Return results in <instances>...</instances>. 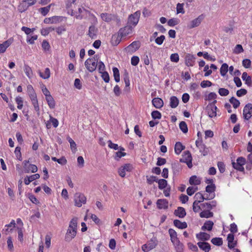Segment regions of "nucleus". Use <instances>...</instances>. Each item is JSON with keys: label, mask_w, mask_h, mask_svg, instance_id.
Returning <instances> with one entry per match:
<instances>
[{"label": "nucleus", "mask_w": 252, "mask_h": 252, "mask_svg": "<svg viewBox=\"0 0 252 252\" xmlns=\"http://www.w3.org/2000/svg\"><path fill=\"white\" fill-rule=\"evenodd\" d=\"M78 218L74 217L69 222V226L65 236L66 241L69 242L76 235Z\"/></svg>", "instance_id": "nucleus-1"}, {"label": "nucleus", "mask_w": 252, "mask_h": 252, "mask_svg": "<svg viewBox=\"0 0 252 252\" xmlns=\"http://www.w3.org/2000/svg\"><path fill=\"white\" fill-rule=\"evenodd\" d=\"M97 65V59L95 58H89L85 62V65L86 68L90 72L95 70Z\"/></svg>", "instance_id": "nucleus-2"}, {"label": "nucleus", "mask_w": 252, "mask_h": 252, "mask_svg": "<svg viewBox=\"0 0 252 252\" xmlns=\"http://www.w3.org/2000/svg\"><path fill=\"white\" fill-rule=\"evenodd\" d=\"M158 241L156 237L151 238L147 244L142 246V250L144 252H148L157 246Z\"/></svg>", "instance_id": "nucleus-3"}, {"label": "nucleus", "mask_w": 252, "mask_h": 252, "mask_svg": "<svg viewBox=\"0 0 252 252\" xmlns=\"http://www.w3.org/2000/svg\"><path fill=\"white\" fill-rule=\"evenodd\" d=\"M141 12L140 11H137L133 14L129 15L127 20V24L134 27L138 24Z\"/></svg>", "instance_id": "nucleus-4"}, {"label": "nucleus", "mask_w": 252, "mask_h": 252, "mask_svg": "<svg viewBox=\"0 0 252 252\" xmlns=\"http://www.w3.org/2000/svg\"><path fill=\"white\" fill-rule=\"evenodd\" d=\"M74 200L75 205L78 207H80L83 204H85L86 203L87 199L83 193L76 192L74 194Z\"/></svg>", "instance_id": "nucleus-5"}, {"label": "nucleus", "mask_w": 252, "mask_h": 252, "mask_svg": "<svg viewBox=\"0 0 252 252\" xmlns=\"http://www.w3.org/2000/svg\"><path fill=\"white\" fill-rule=\"evenodd\" d=\"M180 161L186 163L189 168L192 167V156L189 151H186L184 152L182 158L180 159Z\"/></svg>", "instance_id": "nucleus-6"}, {"label": "nucleus", "mask_w": 252, "mask_h": 252, "mask_svg": "<svg viewBox=\"0 0 252 252\" xmlns=\"http://www.w3.org/2000/svg\"><path fill=\"white\" fill-rule=\"evenodd\" d=\"M204 18V14H202L196 18L191 21L187 25L188 29H191L200 25L201 22Z\"/></svg>", "instance_id": "nucleus-7"}, {"label": "nucleus", "mask_w": 252, "mask_h": 252, "mask_svg": "<svg viewBox=\"0 0 252 252\" xmlns=\"http://www.w3.org/2000/svg\"><path fill=\"white\" fill-rule=\"evenodd\" d=\"M133 169V166L131 164L126 163L121 166L118 169V173L121 177H125L126 175V172H129Z\"/></svg>", "instance_id": "nucleus-8"}, {"label": "nucleus", "mask_w": 252, "mask_h": 252, "mask_svg": "<svg viewBox=\"0 0 252 252\" xmlns=\"http://www.w3.org/2000/svg\"><path fill=\"white\" fill-rule=\"evenodd\" d=\"M24 170L25 173H35L37 171V167L34 164H29V160H25L23 162Z\"/></svg>", "instance_id": "nucleus-9"}, {"label": "nucleus", "mask_w": 252, "mask_h": 252, "mask_svg": "<svg viewBox=\"0 0 252 252\" xmlns=\"http://www.w3.org/2000/svg\"><path fill=\"white\" fill-rule=\"evenodd\" d=\"M133 28V27L127 24V26L120 29L118 35L121 37L126 36L132 33Z\"/></svg>", "instance_id": "nucleus-10"}, {"label": "nucleus", "mask_w": 252, "mask_h": 252, "mask_svg": "<svg viewBox=\"0 0 252 252\" xmlns=\"http://www.w3.org/2000/svg\"><path fill=\"white\" fill-rule=\"evenodd\" d=\"M243 117L245 120H248L252 117V104L248 103L245 105L243 109Z\"/></svg>", "instance_id": "nucleus-11"}, {"label": "nucleus", "mask_w": 252, "mask_h": 252, "mask_svg": "<svg viewBox=\"0 0 252 252\" xmlns=\"http://www.w3.org/2000/svg\"><path fill=\"white\" fill-rule=\"evenodd\" d=\"M218 108L217 106H211V105H207L206 111L209 118H215L217 116V111Z\"/></svg>", "instance_id": "nucleus-12"}, {"label": "nucleus", "mask_w": 252, "mask_h": 252, "mask_svg": "<svg viewBox=\"0 0 252 252\" xmlns=\"http://www.w3.org/2000/svg\"><path fill=\"white\" fill-rule=\"evenodd\" d=\"M195 57L194 55L187 54L185 56V64L188 66H193L194 65Z\"/></svg>", "instance_id": "nucleus-13"}, {"label": "nucleus", "mask_w": 252, "mask_h": 252, "mask_svg": "<svg viewBox=\"0 0 252 252\" xmlns=\"http://www.w3.org/2000/svg\"><path fill=\"white\" fill-rule=\"evenodd\" d=\"M63 17L59 16H54L49 18H46L44 20L45 24H57L62 21Z\"/></svg>", "instance_id": "nucleus-14"}, {"label": "nucleus", "mask_w": 252, "mask_h": 252, "mask_svg": "<svg viewBox=\"0 0 252 252\" xmlns=\"http://www.w3.org/2000/svg\"><path fill=\"white\" fill-rule=\"evenodd\" d=\"M196 146L199 149V151L201 153L203 156H206L208 154L207 149L206 147V146L204 143H203L202 141L201 140H196L195 141Z\"/></svg>", "instance_id": "nucleus-15"}, {"label": "nucleus", "mask_w": 252, "mask_h": 252, "mask_svg": "<svg viewBox=\"0 0 252 252\" xmlns=\"http://www.w3.org/2000/svg\"><path fill=\"white\" fill-rule=\"evenodd\" d=\"M98 29L94 25H91L89 28L88 35L92 39L96 38Z\"/></svg>", "instance_id": "nucleus-16"}, {"label": "nucleus", "mask_w": 252, "mask_h": 252, "mask_svg": "<svg viewBox=\"0 0 252 252\" xmlns=\"http://www.w3.org/2000/svg\"><path fill=\"white\" fill-rule=\"evenodd\" d=\"M197 245L200 249L204 252H209L211 250V245L207 242H198Z\"/></svg>", "instance_id": "nucleus-17"}, {"label": "nucleus", "mask_w": 252, "mask_h": 252, "mask_svg": "<svg viewBox=\"0 0 252 252\" xmlns=\"http://www.w3.org/2000/svg\"><path fill=\"white\" fill-rule=\"evenodd\" d=\"M157 205L159 209H166L168 207V201L165 199H159L157 200Z\"/></svg>", "instance_id": "nucleus-18"}, {"label": "nucleus", "mask_w": 252, "mask_h": 252, "mask_svg": "<svg viewBox=\"0 0 252 252\" xmlns=\"http://www.w3.org/2000/svg\"><path fill=\"white\" fill-rule=\"evenodd\" d=\"M139 46L140 44L138 41H133L126 48V50L128 52L133 53L136 51Z\"/></svg>", "instance_id": "nucleus-19"}, {"label": "nucleus", "mask_w": 252, "mask_h": 252, "mask_svg": "<svg viewBox=\"0 0 252 252\" xmlns=\"http://www.w3.org/2000/svg\"><path fill=\"white\" fill-rule=\"evenodd\" d=\"M215 194H213L210 195V197L207 196L205 197L200 192H197L195 194L194 198L196 199L197 201H200V203L203 202L204 200H210L215 197Z\"/></svg>", "instance_id": "nucleus-20"}, {"label": "nucleus", "mask_w": 252, "mask_h": 252, "mask_svg": "<svg viewBox=\"0 0 252 252\" xmlns=\"http://www.w3.org/2000/svg\"><path fill=\"white\" fill-rule=\"evenodd\" d=\"M234 236L232 233H229L227 237L228 241V247L229 249H233L236 245V242H234Z\"/></svg>", "instance_id": "nucleus-21"}, {"label": "nucleus", "mask_w": 252, "mask_h": 252, "mask_svg": "<svg viewBox=\"0 0 252 252\" xmlns=\"http://www.w3.org/2000/svg\"><path fill=\"white\" fill-rule=\"evenodd\" d=\"M196 237L198 240L205 242V241H207L210 239V235L206 232H200L196 234Z\"/></svg>", "instance_id": "nucleus-22"}, {"label": "nucleus", "mask_w": 252, "mask_h": 252, "mask_svg": "<svg viewBox=\"0 0 252 252\" xmlns=\"http://www.w3.org/2000/svg\"><path fill=\"white\" fill-rule=\"evenodd\" d=\"M100 17L103 21L105 22L109 23L113 20L114 14H109L107 13H102L100 14Z\"/></svg>", "instance_id": "nucleus-23"}, {"label": "nucleus", "mask_w": 252, "mask_h": 252, "mask_svg": "<svg viewBox=\"0 0 252 252\" xmlns=\"http://www.w3.org/2000/svg\"><path fill=\"white\" fill-rule=\"evenodd\" d=\"M12 40L9 39L5 41L2 43H0V53H3L5 52L6 49L11 44Z\"/></svg>", "instance_id": "nucleus-24"}, {"label": "nucleus", "mask_w": 252, "mask_h": 252, "mask_svg": "<svg viewBox=\"0 0 252 252\" xmlns=\"http://www.w3.org/2000/svg\"><path fill=\"white\" fill-rule=\"evenodd\" d=\"M152 104L157 109L161 108L163 105L162 99L159 97H155L152 100Z\"/></svg>", "instance_id": "nucleus-25"}, {"label": "nucleus", "mask_w": 252, "mask_h": 252, "mask_svg": "<svg viewBox=\"0 0 252 252\" xmlns=\"http://www.w3.org/2000/svg\"><path fill=\"white\" fill-rule=\"evenodd\" d=\"M242 79L243 81H245V84L249 87H252V80L250 76L248 75L246 72L243 73L242 75Z\"/></svg>", "instance_id": "nucleus-26"}, {"label": "nucleus", "mask_w": 252, "mask_h": 252, "mask_svg": "<svg viewBox=\"0 0 252 252\" xmlns=\"http://www.w3.org/2000/svg\"><path fill=\"white\" fill-rule=\"evenodd\" d=\"M174 214L176 216L180 218H183L186 215V210L184 208L179 207L177 209L175 210Z\"/></svg>", "instance_id": "nucleus-27"}, {"label": "nucleus", "mask_w": 252, "mask_h": 252, "mask_svg": "<svg viewBox=\"0 0 252 252\" xmlns=\"http://www.w3.org/2000/svg\"><path fill=\"white\" fill-rule=\"evenodd\" d=\"M40 175L39 174H35L30 176H27L24 179V183L26 185H29L32 181L39 179Z\"/></svg>", "instance_id": "nucleus-28"}, {"label": "nucleus", "mask_w": 252, "mask_h": 252, "mask_svg": "<svg viewBox=\"0 0 252 252\" xmlns=\"http://www.w3.org/2000/svg\"><path fill=\"white\" fill-rule=\"evenodd\" d=\"M214 225V222L211 220H207L205 222L203 225L201 227L202 230L205 231H211L213 226Z\"/></svg>", "instance_id": "nucleus-29"}, {"label": "nucleus", "mask_w": 252, "mask_h": 252, "mask_svg": "<svg viewBox=\"0 0 252 252\" xmlns=\"http://www.w3.org/2000/svg\"><path fill=\"white\" fill-rule=\"evenodd\" d=\"M217 206V202L215 200H213L209 202H206L202 204V206L203 208L207 209L208 210L213 209L214 207Z\"/></svg>", "instance_id": "nucleus-30"}, {"label": "nucleus", "mask_w": 252, "mask_h": 252, "mask_svg": "<svg viewBox=\"0 0 252 252\" xmlns=\"http://www.w3.org/2000/svg\"><path fill=\"white\" fill-rule=\"evenodd\" d=\"M27 92L31 99L37 97L35 91L31 85H28L27 86Z\"/></svg>", "instance_id": "nucleus-31"}, {"label": "nucleus", "mask_w": 252, "mask_h": 252, "mask_svg": "<svg viewBox=\"0 0 252 252\" xmlns=\"http://www.w3.org/2000/svg\"><path fill=\"white\" fill-rule=\"evenodd\" d=\"M189 183L191 185L197 186L201 183L200 179L195 175L191 176L189 180Z\"/></svg>", "instance_id": "nucleus-32"}, {"label": "nucleus", "mask_w": 252, "mask_h": 252, "mask_svg": "<svg viewBox=\"0 0 252 252\" xmlns=\"http://www.w3.org/2000/svg\"><path fill=\"white\" fill-rule=\"evenodd\" d=\"M168 232L172 243H174L176 242H177V241H179V239L177 238V232L174 229L170 228L168 230Z\"/></svg>", "instance_id": "nucleus-33"}, {"label": "nucleus", "mask_w": 252, "mask_h": 252, "mask_svg": "<svg viewBox=\"0 0 252 252\" xmlns=\"http://www.w3.org/2000/svg\"><path fill=\"white\" fill-rule=\"evenodd\" d=\"M173 223L176 227L180 229H185L188 226L187 223L186 222H181L178 220H175Z\"/></svg>", "instance_id": "nucleus-34"}, {"label": "nucleus", "mask_w": 252, "mask_h": 252, "mask_svg": "<svg viewBox=\"0 0 252 252\" xmlns=\"http://www.w3.org/2000/svg\"><path fill=\"white\" fill-rule=\"evenodd\" d=\"M16 226L15 221L14 220H12L10 223L6 224L4 226V228L3 231H4L5 234H7L8 232L12 230V228L9 229L10 227H15Z\"/></svg>", "instance_id": "nucleus-35"}, {"label": "nucleus", "mask_w": 252, "mask_h": 252, "mask_svg": "<svg viewBox=\"0 0 252 252\" xmlns=\"http://www.w3.org/2000/svg\"><path fill=\"white\" fill-rule=\"evenodd\" d=\"M173 244L174 246L176 252H184V246L179 240L177 241V242L173 243Z\"/></svg>", "instance_id": "nucleus-36"}, {"label": "nucleus", "mask_w": 252, "mask_h": 252, "mask_svg": "<svg viewBox=\"0 0 252 252\" xmlns=\"http://www.w3.org/2000/svg\"><path fill=\"white\" fill-rule=\"evenodd\" d=\"M185 146H184L181 142H176L174 147L175 153L178 155L185 149Z\"/></svg>", "instance_id": "nucleus-37"}, {"label": "nucleus", "mask_w": 252, "mask_h": 252, "mask_svg": "<svg viewBox=\"0 0 252 252\" xmlns=\"http://www.w3.org/2000/svg\"><path fill=\"white\" fill-rule=\"evenodd\" d=\"M213 213L210 210H204L200 212L199 216L202 218H210L213 217Z\"/></svg>", "instance_id": "nucleus-38"}, {"label": "nucleus", "mask_w": 252, "mask_h": 252, "mask_svg": "<svg viewBox=\"0 0 252 252\" xmlns=\"http://www.w3.org/2000/svg\"><path fill=\"white\" fill-rule=\"evenodd\" d=\"M179 104V99L176 96H172L170 98V106L172 108H176Z\"/></svg>", "instance_id": "nucleus-39"}, {"label": "nucleus", "mask_w": 252, "mask_h": 252, "mask_svg": "<svg viewBox=\"0 0 252 252\" xmlns=\"http://www.w3.org/2000/svg\"><path fill=\"white\" fill-rule=\"evenodd\" d=\"M24 70L26 75L29 79L32 78L33 73L32 69L30 66L27 64H25L24 66Z\"/></svg>", "instance_id": "nucleus-40"}, {"label": "nucleus", "mask_w": 252, "mask_h": 252, "mask_svg": "<svg viewBox=\"0 0 252 252\" xmlns=\"http://www.w3.org/2000/svg\"><path fill=\"white\" fill-rule=\"evenodd\" d=\"M45 98L49 107L51 109L54 108L55 107V102L52 95H50L45 97Z\"/></svg>", "instance_id": "nucleus-41"}, {"label": "nucleus", "mask_w": 252, "mask_h": 252, "mask_svg": "<svg viewBox=\"0 0 252 252\" xmlns=\"http://www.w3.org/2000/svg\"><path fill=\"white\" fill-rule=\"evenodd\" d=\"M39 76L44 79H47L50 76V70L49 68H46L43 72H39Z\"/></svg>", "instance_id": "nucleus-42"}, {"label": "nucleus", "mask_w": 252, "mask_h": 252, "mask_svg": "<svg viewBox=\"0 0 252 252\" xmlns=\"http://www.w3.org/2000/svg\"><path fill=\"white\" fill-rule=\"evenodd\" d=\"M114 80L116 82H119L120 81L119 70L116 67L112 68Z\"/></svg>", "instance_id": "nucleus-43"}, {"label": "nucleus", "mask_w": 252, "mask_h": 252, "mask_svg": "<svg viewBox=\"0 0 252 252\" xmlns=\"http://www.w3.org/2000/svg\"><path fill=\"white\" fill-rule=\"evenodd\" d=\"M53 4H50L48 6L44 7H41L39 9V11L43 16H45L49 12L50 8Z\"/></svg>", "instance_id": "nucleus-44"}, {"label": "nucleus", "mask_w": 252, "mask_h": 252, "mask_svg": "<svg viewBox=\"0 0 252 252\" xmlns=\"http://www.w3.org/2000/svg\"><path fill=\"white\" fill-rule=\"evenodd\" d=\"M228 71V65L227 63H224L221 65L220 68V73L222 76H224Z\"/></svg>", "instance_id": "nucleus-45"}, {"label": "nucleus", "mask_w": 252, "mask_h": 252, "mask_svg": "<svg viewBox=\"0 0 252 252\" xmlns=\"http://www.w3.org/2000/svg\"><path fill=\"white\" fill-rule=\"evenodd\" d=\"M88 16L89 18L90 21L92 25H96L97 24L98 21L97 18L95 16L94 14L91 13L90 11L88 12Z\"/></svg>", "instance_id": "nucleus-46"}, {"label": "nucleus", "mask_w": 252, "mask_h": 252, "mask_svg": "<svg viewBox=\"0 0 252 252\" xmlns=\"http://www.w3.org/2000/svg\"><path fill=\"white\" fill-rule=\"evenodd\" d=\"M88 10H86L83 7H80L78 8V14L76 15V18L77 19H82L83 18V15L82 14L83 13L85 12L88 14Z\"/></svg>", "instance_id": "nucleus-47"}, {"label": "nucleus", "mask_w": 252, "mask_h": 252, "mask_svg": "<svg viewBox=\"0 0 252 252\" xmlns=\"http://www.w3.org/2000/svg\"><path fill=\"white\" fill-rule=\"evenodd\" d=\"M158 188L160 189H165L167 185V181L164 179H158Z\"/></svg>", "instance_id": "nucleus-48"}, {"label": "nucleus", "mask_w": 252, "mask_h": 252, "mask_svg": "<svg viewBox=\"0 0 252 252\" xmlns=\"http://www.w3.org/2000/svg\"><path fill=\"white\" fill-rule=\"evenodd\" d=\"M211 242L215 245L220 246L222 245V239L221 238L216 237L211 240Z\"/></svg>", "instance_id": "nucleus-49"}, {"label": "nucleus", "mask_w": 252, "mask_h": 252, "mask_svg": "<svg viewBox=\"0 0 252 252\" xmlns=\"http://www.w3.org/2000/svg\"><path fill=\"white\" fill-rule=\"evenodd\" d=\"M232 164L233 167L234 169H236L237 170H238L239 171H240V172H242L243 173L245 172V169H244V167H243V165H242L241 164H238V163H237L236 162H235L234 161H233L232 162Z\"/></svg>", "instance_id": "nucleus-50"}, {"label": "nucleus", "mask_w": 252, "mask_h": 252, "mask_svg": "<svg viewBox=\"0 0 252 252\" xmlns=\"http://www.w3.org/2000/svg\"><path fill=\"white\" fill-rule=\"evenodd\" d=\"M215 189H216L215 185H207L206 187V191L210 194L209 195L210 197L211 194H215L214 192L215 191Z\"/></svg>", "instance_id": "nucleus-51"}, {"label": "nucleus", "mask_w": 252, "mask_h": 252, "mask_svg": "<svg viewBox=\"0 0 252 252\" xmlns=\"http://www.w3.org/2000/svg\"><path fill=\"white\" fill-rule=\"evenodd\" d=\"M179 127L183 133H186L187 132H188V128L187 125L185 122H181L179 124Z\"/></svg>", "instance_id": "nucleus-52"}, {"label": "nucleus", "mask_w": 252, "mask_h": 252, "mask_svg": "<svg viewBox=\"0 0 252 252\" xmlns=\"http://www.w3.org/2000/svg\"><path fill=\"white\" fill-rule=\"evenodd\" d=\"M229 102L233 105L234 108H237L240 104V101L234 97L230 98Z\"/></svg>", "instance_id": "nucleus-53"}, {"label": "nucleus", "mask_w": 252, "mask_h": 252, "mask_svg": "<svg viewBox=\"0 0 252 252\" xmlns=\"http://www.w3.org/2000/svg\"><path fill=\"white\" fill-rule=\"evenodd\" d=\"M120 151H118L116 153V157L115 159L116 160H118L121 158L124 157L126 156V154L125 153L122 152L123 151H124V148L123 147H120Z\"/></svg>", "instance_id": "nucleus-54"}, {"label": "nucleus", "mask_w": 252, "mask_h": 252, "mask_svg": "<svg viewBox=\"0 0 252 252\" xmlns=\"http://www.w3.org/2000/svg\"><path fill=\"white\" fill-rule=\"evenodd\" d=\"M15 101L17 104L18 109L21 110L22 109L23 106V98L20 96H17L15 98Z\"/></svg>", "instance_id": "nucleus-55"}, {"label": "nucleus", "mask_w": 252, "mask_h": 252, "mask_svg": "<svg viewBox=\"0 0 252 252\" xmlns=\"http://www.w3.org/2000/svg\"><path fill=\"white\" fill-rule=\"evenodd\" d=\"M14 153L16 155V158L20 161L22 160V155L21 153V148L19 146L16 147Z\"/></svg>", "instance_id": "nucleus-56"}, {"label": "nucleus", "mask_w": 252, "mask_h": 252, "mask_svg": "<svg viewBox=\"0 0 252 252\" xmlns=\"http://www.w3.org/2000/svg\"><path fill=\"white\" fill-rule=\"evenodd\" d=\"M32 104L33 106L34 109L35 111L37 112H39V107L38 105V102L37 100V97H35V98H32L31 99Z\"/></svg>", "instance_id": "nucleus-57"}, {"label": "nucleus", "mask_w": 252, "mask_h": 252, "mask_svg": "<svg viewBox=\"0 0 252 252\" xmlns=\"http://www.w3.org/2000/svg\"><path fill=\"white\" fill-rule=\"evenodd\" d=\"M179 23V20L177 18L170 19L167 22L168 25L170 27H174L178 25Z\"/></svg>", "instance_id": "nucleus-58"}, {"label": "nucleus", "mask_w": 252, "mask_h": 252, "mask_svg": "<svg viewBox=\"0 0 252 252\" xmlns=\"http://www.w3.org/2000/svg\"><path fill=\"white\" fill-rule=\"evenodd\" d=\"M17 229L18 231V239L21 242L23 241V227H17Z\"/></svg>", "instance_id": "nucleus-59"}, {"label": "nucleus", "mask_w": 252, "mask_h": 252, "mask_svg": "<svg viewBox=\"0 0 252 252\" xmlns=\"http://www.w3.org/2000/svg\"><path fill=\"white\" fill-rule=\"evenodd\" d=\"M42 48L44 52L49 51L50 49V45L48 41L44 40L42 43Z\"/></svg>", "instance_id": "nucleus-60"}, {"label": "nucleus", "mask_w": 252, "mask_h": 252, "mask_svg": "<svg viewBox=\"0 0 252 252\" xmlns=\"http://www.w3.org/2000/svg\"><path fill=\"white\" fill-rule=\"evenodd\" d=\"M147 182L149 185H152L154 182H158V179L156 176H151L150 177L147 176Z\"/></svg>", "instance_id": "nucleus-61"}, {"label": "nucleus", "mask_w": 252, "mask_h": 252, "mask_svg": "<svg viewBox=\"0 0 252 252\" xmlns=\"http://www.w3.org/2000/svg\"><path fill=\"white\" fill-rule=\"evenodd\" d=\"M152 117L153 119H160L161 118V114L157 110L153 111L151 113Z\"/></svg>", "instance_id": "nucleus-62"}, {"label": "nucleus", "mask_w": 252, "mask_h": 252, "mask_svg": "<svg viewBox=\"0 0 252 252\" xmlns=\"http://www.w3.org/2000/svg\"><path fill=\"white\" fill-rule=\"evenodd\" d=\"M200 203V201H197V200L194 201L192 205V209L195 213L198 212L200 210V206L199 205Z\"/></svg>", "instance_id": "nucleus-63"}, {"label": "nucleus", "mask_w": 252, "mask_h": 252, "mask_svg": "<svg viewBox=\"0 0 252 252\" xmlns=\"http://www.w3.org/2000/svg\"><path fill=\"white\" fill-rule=\"evenodd\" d=\"M198 188L197 187H189L187 189V194L191 196L193 195L194 192L197 190Z\"/></svg>", "instance_id": "nucleus-64"}]
</instances>
